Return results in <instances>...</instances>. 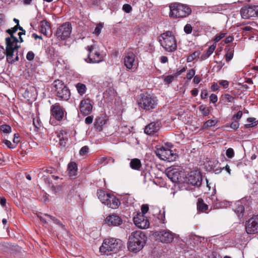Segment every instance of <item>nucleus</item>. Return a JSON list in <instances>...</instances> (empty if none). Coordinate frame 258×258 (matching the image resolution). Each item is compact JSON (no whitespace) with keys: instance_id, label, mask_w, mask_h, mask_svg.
Segmentation results:
<instances>
[{"instance_id":"60","label":"nucleus","mask_w":258,"mask_h":258,"mask_svg":"<svg viewBox=\"0 0 258 258\" xmlns=\"http://www.w3.org/2000/svg\"><path fill=\"white\" fill-rule=\"evenodd\" d=\"M219 84L225 88H227L229 86V82L226 80H222L219 82Z\"/></svg>"},{"instance_id":"59","label":"nucleus","mask_w":258,"mask_h":258,"mask_svg":"<svg viewBox=\"0 0 258 258\" xmlns=\"http://www.w3.org/2000/svg\"><path fill=\"white\" fill-rule=\"evenodd\" d=\"M93 120V116H88L85 118V123L88 124H90L92 123Z\"/></svg>"},{"instance_id":"34","label":"nucleus","mask_w":258,"mask_h":258,"mask_svg":"<svg viewBox=\"0 0 258 258\" xmlns=\"http://www.w3.org/2000/svg\"><path fill=\"white\" fill-rule=\"evenodd\" d=\"M217 121L215 120L209 119L206 121L203 125V129H208L210 127L216 125Z\"/></svg>"},{"instance_id":"16","label":"nucleus","mask_w":258,"mask_h":258,"mask_svg":"<svg viewBox=\"0 0 258 258\" xmlns=\"http://www.w3.org/2000/svg\"><path fill=\"white\" fill-rule=\"evenodd\" d=\"M93 106L90 98L82 99L79 105V109L81 113L86 116L89 115L92 110Z\"/></svg>"},{"instance_id":"10","label":"nucleus","mask_w":258,"mask_h":258,"mask_svg":"<svg viewBox=\"0 0 258 258\" xmlns=\"http://www.w3.org/2000/svg\"><path fill=\"white\" fill-rule=\"evenodd\" d=\"M155 153L161 160L168 162H172L175 160L177 157L176 154L174 153L172 150L164 147L157 149L155 151Z\"/></svg>"},{"instance_id":"3","label":"nucleus","mask_w":258,"mask_h":258,"mask_svg":"<svg viewBox=\"0 0 258 258\" xmlns=\"http://www.w3.org/2000/svg\"><path fill=\"white\" fill-rule=\"evenodd\" d=\"M123 245L122 241L119 239L110 238L105 239L99 250L102 253L110 255L117 253Z\"/></svg>"},{"instance_id":"47","label":"nucleus","mask_w":258,"mask_h":258,"mask_svg":"<svg viewBox=\"0 0 258 258\" xmlns=\"http://www.w3.org/2000/svg\"><path fill=\"white\" fill-rule=\"evenodd\" d=\"M192 30V28L190 24H187L184 27V31L186 34H190Z\"/></svg>"},{"instance_id":"62","label":"nucleus","mask_w":258,"mask_h":258,"mask_svg":"<svg viewBox=\"0 0 258 258\" xmlns=\"http://www.w3.org/2000/svg\"><path fill=\"white\" fill-rule=\"evenodd\" d=\"M3 143L6 145L8 146V147H9V148H15V147H13L12 146V143L9 141V140H5L4 141H3Z\"/></svg>"},{"instance_id":"64","label":"nucleus","mask_w":258,"mask_h":258,"mask_svg":"<svg viewBox=\"0 0 258 258\" xmlns=\"http://www.w3.org/2000/svg\"><path fill=\"white\" fill-rule=\"evenodd\" d=\"M200 81H201V78L199 76H196L194 77L193 82L195 84H199L200 82Z\"/></svg>"},{"instance_id":"48","label":"nucleus","mask_w":258,"mask_h":258,"mask_svg":"<svg viewBox=\"0 0 258 258\" xmlns=\"http://www.w3.org/2000/svg\"><path fill=\"white\" fill-rule=\"evenodd\" d=\"M122 10L126 13H130L132 10V7L128 4H124L123 5Z\"/></svg>"},{"instance_id":"41","label":"nucleus","mask_w":258,"mask_h":258,"mask_svg":"<svg viewBox=\"0 0 258 258\" xmlns=\"http://www.w3.org/2000/svg\"><path fill=\"white\" fill-rule=\"evenodd\" d=\"M175 75H168L165 76L164 79V82L166 84H170L174 80Z\"/></svg>"},{"instance_id":"42","label":"nucleus","mask_w":258,"mask_h":258,"mask_svg":"<svg viewBox=\"0 0 258 258\" xmlns=\"http://www.w3.org/2000/svg\"><path fill=\"white\" fill-rule=\"evenodd\" d=\"M195 73L196 71L194 69H190L186 74L187 79L188 80H191L195 76Z\"/></svg>"},{"instance_id":"35","label":"nucleus","mask_w":258,"mask_h":258,"mask_svg":"<svg viewBox=\"0 0 258 258\" xmlns=\"http://www.w3.org/2000/svg\"><path fill=\"white\" fill-rule=\"evenodd\" d=\"M222 11V6H214L208 7V12L211 13H219Z\"/></svg>"},{"instance_id":"24","label":"nucleus","mask_w":258,"mask_h":258,"mask_svg":"<svg viewBox=\"0 0 258 258\" xmlns=\"http://www.w3.org/2000/svg\"><path fill=\"white\" fill-rule=\"evenodd\" d=\"M67 133L66 131H61L57 135V137L59 140V145L62 147H65L66 145V141L67 140Z\"/></svg>"},{"instance_id":"29","label":"nucleus","mask_w":258,"mask_h":258,"mask_svg":"<svg viewBox=\"0 0 258 258\" xmlns=\"http://www.w3.org/2000/svg\"><path fill=\"white\" fill-rule=\"evenodd\" d=\"M76 88L78 93L81 95H83L86 92L87 87L86 85L81 83H78L76 85Z\"/></svg>"},{"instance_id":"30","label":"nucleus","mask_w":258,"mask_h":258,"mask_svg":"<svg viewBox=\"0 0 258 258\" xmlns=\"http://www.w3.org/2000/svg\"><path fill=\"white\" fill-rule=\"evenodd\" d=\"M219 165V161L217 160H213L210 161L209 162V166L210 167L211 169H213L215 172L218 173L221 171L222 169L220 168V169L216 168Z\"/></svg>"},{"instance_id":"15","label":"nucleus","mask_w":258,"mask_h":258,"mask_svg":"<svg viewBox=\"0 0 258 258\" xmlns=\"http://www.w3.org/2000/svg\"><path fill=\"white\" fill-rule=\"evenodd\" d=\"M240 14L243 19H249L252 17L258 16V6L253 7H244L241 9Z\"/></svg>"},{"instance_id":"2","label":"nucleus","mask_w":258,"mask_h":258,"mask_svg":"<svg viewBox=\"0 0 258 258\" xmlns=\"http://www.w3.org/2000/svg\"><path fill=\"white\" fill-rule=\"evenodd\" d=\"M19 40L17 38H12V39L6 38V56L7 62L12 64L19 60L18 56L17 49L20 47L18 45Z\"/></svg>"},{"instance_id":"4","label":"nucleus","mask_w":258,"mask_h":258,"mask_svg":"<svg viewBox=\"0 0 258 258\" xmlns=\"http://www.w3.org/2000/svg\"><path fill=\"white\" fill-rule=\"evenodd\" d=\"M169 8V16L173 18H184L191 12L190 8L187 5L179 3H171Z\"/></svg>"},{"instance_id":"61","label":"nucleus","mask_w":258,"mask_h":258,"mask_svg":"<svg viewBox=\"0 0 258 258\" xmlns=\"http://www.w3.org/2000/svg\"><path fill=\"white\" fill-rule=\"evenodd\" d=\"M185 71L186 69L185 68H183L180 70H177L174 75L175 77L178 76L180 75L182 73L185 72Z\"/></svg>"},{"instance_id":"44","label":"nucleus","mask_w":258,"mask_h":258,"mask_svg":"<svg viewBox=\"0 0 258 258\" xmlns=\"http://www.w3.org/2000/svg\"><path fill=\"white\" fill-rule=\"evenodd\" d=\"M88 152L89 148L87 146H85L80 149L79 153L80 155L83 156L87 154Z\"/></svg>"},{"instance_id":"20","label":"nucleus","mask_w":258,"mask_h":258,"mask_svg":"<svg viewBox=\"0 0 258 258\" xmlns=\"http://www.w3.org/2000/svg\"><path fill=\"white\" fill-rule=\"evenodd\" d=\"M105 223L108 225L118 226L122 223V220L118 215L112 214L106 218Z\"/></svg>"},{"instance_id":"55","label":"nucleus","mask_w":258,"mask_h":258,"mask_svg":"<svg viewBox=\"0 0 258 258\" xmlns=\"http://www.w3.org/2000/svg\"><path fill=\"white\" fill-rule=\"evenodd\" d=\"M6 55V50L3 46H0V59L4 58Z\"/></svg>"},{"instance_id":"43","label":"nucleus","mask_w":258,"mask_h":258,"mask_svg":"<svg viewBox=\"0 0 258 258\" xmlns=\"http://www.w3.org/2000/svg\"><path fill=\"white\" fill-rule=\"evenodd\" d=\"M226 155L229 158H232L234 155V152L232 148H228L226 152Z\"/></svg>"},{"instance_id":"56","label":"nucleus","mask_w":258,"mask_h":258,"mask_svg":"<svg viewBox=\"0 0 258 258\" xmlns=\"http://www.w3.org/2000/svg\"><path fill=\"white\" fill-rule=\"evenodd\" d=\"M233 56V53L232 52H228L225 54V59L227 61H229Z\"/></svg>"},{"instance_id":"25","label":"nucleus","mask_w":258,"mask_h":258,"mask_svg":"<svg viewBox=\"0 0 258 258\" xmlns=\"http://www.w3.org/2000/svg\"><path fill=\"white\" fill-rule=\"evenodd\" d=\"M130 166L134 170H140L142 167V164L140 159L134 158L131 160Z\"/></svg>"},{"instance_id":"9","label":"nucleus","mask_w":258,"mask_h":258,"mask_svg":"<svg viewBox=\"0 0 258 258\" xmlns=\"http://www.w3.org/2000/svg\"><path fill=\"white\" fill-rule=\"evenodd\" d=\"M89 52L88 59L90 63H99L103 60L104 57L100 53L98 47L95 45L88 46L87 48Z\"/></svg>"},{"instance_id":"5","label":"nucleus","mask_w":258,"mask_h":258,"mask_svg":"<svg viewBox=\"0 0 258 258\" xmlns=\"http://www.w3.org/2000/svg\"><path fill=\"white\" fill-rule=\"evenodd\" d=\"M53 86L55 96L59 100L68 101L71 97V92L64 83L59 80H55Z\"/></svg>"},{"instance_id":"21","label":"nucleus","mask_w":258,"mask_h":258,"mask_svg":"<svg viewBox=\"0 0 258 258\" xmlns=\"http://www.w3.org/2000/svg\"><path fill=\"white\" fill-rule=\"evenodd\" d=\"M159 237L162 242L169 243L173 239V235L169 231L163 230L160 232Z\"/></svg>"},{"instance_id":"49","label":"nucleus","mask_w":258,"mask_h":258,"mask_svg":"<svg viewBox=\"0 0 258 258\" xmlns=\"http://www.w3.org/2000/svg\"><path fill=\"white\" fill-rule=\"evenodd\" d=\"M224 98L229 102H233L234 98L229 94H225L224 96Z\"/></svg>"},{"instance_id":"45","label":"nucleus","mask_w":258,"mask_h":258,"mask_svg":"<svg viewBox=\"0 0 258 258\" xmlns=\"http://www.w3.org/2000/svg\"><path fill=\"white\" fill-rule=\"evenodd\" d=\"M199 54L198 52H195L192 53L191 54L189 55L187 58V62H191L194 60L197 57V56Z\"/></svg>"},{"instance_id":"32","label":"nucleus","mask_w":258,"mask_h":258,"mask_svg":"<svg viewBox=\"0 0 258 258\" xmlns=\"http://www.w3.org/2000/svg\"><path fill=\"white\" fill-rule=\"evenodd\" d=\"M244 208L243 205L238 204L234 209V212L236 213L238 217H242L243 215Z\"/></svg>"},{"instance_id":"36","label":"nucleus","mask_w":258,"mask_h":258,"mask_svg":"<svg viewBox=\"0 0 258 258\" xmlns=\"http://www.w3.org/2000/svg\"><path fill=\"white\" fill-rule=\"evenodd\" d=\"M216 48L215 45H212L210 46L207 51H206L205 54H204L203 56L205 55L204 56L205 58L208 57L209 56H210L214 51Z\"/></svg>"},{"instance_id":"37","label":"nucleus","mask_w":258,"mask_h":258,"mask_svg":"<svg viewBox=\"0 0 258 258\" xmlns=\"http://www.w3.org/2000/svg\"><path fill=\"white\" fill-rule=\"evenodd\" d=\"M199 110L204 116H208L210 114L209 109L204 105L199 107Z\"/></svg>"},{"instance_id":"53","label":"nucleus","mask_w":258,"mask_h":258,"mask_svg":"<svg viewBox=\"0 0 258 258\" xmlns=\"http://www.w3.org/2000/svg\"><path fill=\"white\" fill-rule=\"evenodd\" d=\"M149 210V207L147 205H143L141 207V211L142 213L141 214H143L144 215V214H146Z\"/></svg>"},{"instance_id":"17","label":"nucleus","mask_w":258,"mask_h":258,"mask_svg":"<svg viewBox=\"0 0 258 258\" xmlns=\"http://www.w3.org/2000/svg\"><path fill=\"white\" fill-rule=\"evenodd\" d=\"M134 222L135 224L141 229H146L149 227L150 223L148 219L143 214L138 213L134 217Z\"/></svg>"},{"instance_id":"22","label":"nucleus","mask_w":258,"mask_h":258,"mask_svg":"<svg viewBox=\"0 0 258 258\" xmlns=\"http://www.w3.org/2000/svg\"><path fill=\"white\" fill-rule=\"evenodd\" d=\"M108 207L112 209H116L120 205V202L118 199L115 198L113 195H111L108 199L104 204Z\"/></svg>"},{"instance_id":"38","label":"nucleus","mask_w":258,"mask_h":258,"mask_svg":"<svg viewBox=\"0 0 258 258\" xmlns=\"http://www.w3.org/2000/svg\"><path fill=\"white\" fill-rule=\"evenodd\" d=\"M1 131L4 133H9L11 131V127L7 124H3L0 127Z\"/></svg>"},{"instance_id":"26","label":"nucleus","mask_w":258,"mask_h":258,"mask_svg":"<svg viewBox=\"0 0 258 258\" xmlns=\"http://www.w3.org/2000/svg\"><path fill=\"white\" fill-rule=\"evenodd\" d=\"M97 194L98 199L103 204L105 202H106V201L108 199V198H109V196L111 195L110 194H106L104 191L100 189L97 191Z\"/></svg>"},{"instance_id":"31","label":"nucleus","mask_w":258,"mask_h":258,"mask_svg":"<svg viewBox=\"0 0 258 258\" xmlns=\"http://www.w3.org/2000/svg\"><path fill=\"white\" fill-rule=\"evenodd\" d=\"M44 215L45 217H48L49 219V220L53 221L55 224L60 226V227L62 229H63L64 230L65 229V226L63 224H62L58 219H57L55 218L54 217L51 216L50 215H48L47 214H45Z\"/></svg>"},{"instance_id":"14","label":"nucleus","mask_w":258,"mask_h":258,"mask_svg":"<svg viewBox=\"0 0 258 258\" xmlns=\"http://www.w3.org/2000/svg\"><path fill=\"white\" fill-rule=\"evenodd\" d=\"M245 230L248 234L258 233V215L253 216L246 222Z\"/></svg>"},{"instance_id":"7","label":"nucleus","mask_w":258,"mask_h":258,"mask_svg":"<svg viewBox=\"0 0 258 258\" xmlns=\"http://www.w3.org/2000/svg\"><path fill=\"white\" fill-rule=\"evenodd\" d=\"M140 107L146 110L155 108L157 105V100L156 98L147 93L142 94L138 101Z\"/></svg>"},{"instance_id":"27","label":"nucleus","mask_w":258,"mask_h":258,"mask_svg":"<svg viewBox=\"0 0 258 258\" xmlns=\"http://www.w3.org/2000/svg\"><path fill=\"white\" fill-rule=\"evenodd\" d=\"M197 209L199 211L204 212L208 209V206L204 202L202 198H199L197 202Z\"/></svg>"},{"instance_id":"28","label":"nucleus","mask_w":258,"mask_h":258,"mask_svg":"<svg viewBox=\"0 0 258 258\" xmlns=\"http://www.w3.org/2000/svg\"><path fill=\"white\" fill-rule=\"evenodd\" d=\"M68 169L70 176H75L77 170V165L75 162H71L68 165Z\"/></svg>"},{"instance_id":"50","label":"nucleus","mask_w":258,"mask_h":258,"mask_svg":"<svg viewBox=\"0 0 258 258\" xmlns=\"http://www.w3.org/2000/svg\"><path fill=\"white\" fill-rule=\"evenodd\" d=\"M242 112L241 111H239L237 112L236 114H234L233 117H232V119L233 120H239L240 119L241 117H242Z\"/></svg>"},{"instance_id":"57","label":"nucleus","mask_w":258,"mask_h":258,"mask_svg":"<svg viewBox=\"0 0 258 258\" xmlns=\"http://www.w3.org/2000/svg\"><path fill=\"white\" fill-rule=\"evenodd\" d=\"M33 124L36 128H39L40 126V120L38 118H37L36 119L35 118H33Z\"/></svg>"},{"instance_id":"8","label":"nucleus","mask_w":258,"mask_h":258,"mask_svg":"<svg viewBox=\"0 0 258 258\" xmlns=\"http://www.w3.org/2000/svg\"><path fill=\"white\" fill-rule=\"evenodd\" d=\"M50 122L52 124H55V120L61 121L65 118L67 112L63 107L58 103H55L50 107Z\"/></svg>"},{"instance_id":"19","label":"nucleus","mask_w":258,"mask_h":258,"mask_svg":"<svg viewBox=\"0 0 258 258\" xmlns=\"http://www.w3.org/2000/svg\"><path fill=\"white\" fill-rule=\"evenodd\" d=\"M161 123L158 122H152L147 125L144 128V132L148 135H153L157 133L160 128Z\"/></svg>"},{"instance_id":"11","label":"nucleus","mask_w":258,"mask_h":258,"mask_svg":"<svg viewBox=\"0 0 258 258\" xmlns=\"http://www.w3.org/2000/svg\"><path fill=\"white\" fill-rule=\"evenodd\" d=\"M166 174L174 183L182 181L183 173L179 167H170L166 170Z\"/></svg>"},{"instance_id":"12","label":"nucleus","mask_w":258,"mask_h":258,"mask_svg":"<svg viewBox=\"0 0 258 258\" xmlns=\"http://www.w3.org/2000/svg\"><path fill=\"white\" fill-rule=\"evenodd\" d=\"M123 63L128 70H136L138 66L137 56L132 51H128L124 54Z\"/></svg>"},{"instance_id":"46","label":"nucleus","mask_w":258,"mask_h":258,"mask_svg":"<svg viewBox=\"0 0 258 258\" xmlns=\"http://www.w3.org/2000/svg\"><path fill=\"white\" fill-rule=\"evenodd\" d=\"M225 33L221 32L219 35H216L214 39V41L215 42H219L221 39H222L225 36Z\"/></svg>"},{"instance_id":"6","label":"nucleus","mask_w":258,"mask_h":258,"mask_svg":"<svg viewBox=\"0 0 258 258\" xmlns=\"http://www.w3.org/2000/svg\"><path fill=\"white\" fill-rule=\"evenodd\" d=\"M159 39L161 45L168 52H173L177 48L176 41L174 35L170 31H167L160 36Z\"/></svg>"},{"instance_id":"18","label":"nucleus","mask_w":258,"mask_h":258,"mask_svg":"<svg viewBox=\"0 0 258 258\" xmlns=\"http://www.w3.org/2000/svg\"><path fill=\"white\" fill-rule=\"evenodd\" d=\"M202 182V176L200 172L191 171L188 177V183L192 185L200 186Z\"/></svg>"},{"instance_id":"63","label":"nucleus","mask_w":258,"mask_h":258,"mask_svg":"<svg viewBox=\"0 0 258 258\" xmlns=\"http://www.w3.org/2000/svg\"><path fill=\"white\" fill-rule=\"evenodd\" d=\"M13 142L14 143H16V144H17L20 142L19 134H14Z\"/></svg>"},{"instance_id":"54","label":"nucleus","mask_w":258,"mask_h":258,"mask_svg":"<svg viewBox=\"0 0 258 258\" xmlns=\"http://www.w3.org/2000/svg\"><path fill=\"white\" fill-rule=\"evenodd\" d=\"M210 100L211 102L216 103L218 100L217 96L215 94H212L210 96Z\"/></svg>"},{"instance_id":"52","label":"nucleus","mask_w":258,"mask_h":258,"mask_svg":"<svg viewBox=\"0 0 258 258\" xmlns=\"http://www.w3.org/2000/svg\"><path fill=\"white\" fill-rule=\"evenodd\" d=\"M34 53L32 51H30L27 53L26 58L28 60H32L34 58Z\"/></svg>"},{"instance_id":"51","label":"nucleus","mask_w":258,"mask_h":258,"mask_svg":"<svg viewBox=\"0 0 258 258\" xmlns=\"http://www.w3.org/2000/svg\"><path fill=\"white\" fill-rule=\"evenodd\" d=\"M239 122L235 120L234 121H233L230 124V127L234 130H237L239 127Z\"/></svg>"},{"instance_id":"39","label":"nucleus","mask_w":258,"mask_h":258,"mask_svg":"<svg viewBox=\"0 0 258 258\" xmlns=\"http://www.w3.org/2000/svg\"><path fill=\"white\" fill-rule=\"evenodd\" d=\"M103 28V24L102 23H99L96 27L93 33L96 35H99L101 33V29Z\"/></svg>"},{"instance_id":"40","label":"nucleus","mask_w":258,"mask_h":258,"mask_svg":"<svg viewBox=\"0 0 258 258\" xmlns=\"http://www.w3.org/2000/svg\"><path fill=\"white\" fill-rule=\"evenodd\" d=\"M247 122L249 123V124H246L247 126H253V124L254 125H256L257 123H256V118L254 117H249L247 119Z\"/></svg>"},{"instance_id":"58","label":"nucleus","mask_w":258,"mask_h":258,"mask_svg":"<svg viewBox=\"0 0 258 258\" xmlns=\"http://www.w3.org/2000/svg\"><path fill=\"white\" fill-rule=\"evenodd\" d=\"M208 95V91L207 90H203L201 92V97L202 99H206Z\"/></svg>"},{"instance_id":"13","label":"nucleus","mask_w":258,"mask_h":258,"mask_svg":"<svg viewBox=\"0 0 258 258\" xmlns=\"http://www.w3.org/2000/svg\"><path fill=\"white\" fill-rule=\"evenodd\" d=\"M71 32V25L65 23L57 28L55 34L58 39L64 40L70 37Z\"/></svg>"},{"instance_id":"23","label":"nucleus","mask_w":258,"mask_h":258,"mask_svg":"<svg viewBox=\"0 0 258 258\" xmlns=\"http://www.w3.org/2000/svg\"><path fill=\"white\" fill-rule=\"evenodd\" d=\"M51 29L50 24L46 20H42L40 22V32L45 36H47L48 31Z\"/></svg>"},{"instance_id":"33","label":"nucleus","mask_w":258,"mask_h":258,"mask_svg":"<svg viewBox=\"0 0 258 258\" xmlns=\"http://www.w3.org/2000/svg\"><path fill=\"white\" fill-rule=\"evenodd\" d=\"M19 27H21L19 25V24H17L14 28L7 30L6 32L11 35V37H7L6 38H9V39H12V38H17L16 37H15L13 35V34L16 32V31L18 30V29H19Z\"/></svg>"},{"instance_id":"1","label":"nucleus","mask_w":258,"mask_h":258,"mask_svg":"<svg viewBox=\"0 0 258 258\" xmlns=\"http://www.w3.org/2000/svg\"><path fill=\"white\" fill-rule=\"evenodd\" d=\"M147 240L144 232L141 231L133 232L130 236L127 242L128 250L133 253H137L143 249Z\"/></svg>"}]
</instances>
